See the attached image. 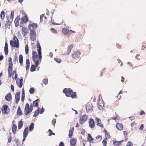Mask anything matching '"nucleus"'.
Wrapping results in <instances>:
<instances>
[{
    "mask_svg": "<svg viewBox=\"0 0 146 146\" xmlns=\"http://www.w3.org/2000/svg\"><path fill=\"white\" fill-rule=\"evenodd\" d=\"M98 107L99 109L101 110H103L104 109V102L102 100H98Z\"/></svg>",
    "mask_w": 146,
    "mask_h": 146,
    "instance_id": "nucleus-9",
    "label": "nucleus"
},
{
    "mask_svg": "<svg viewBox=\"0 0 146 146\" xmlns=\"http://www.w3.org/2000/svg\"><path fill=\"white\" fill-rule=\"evenodd\" d=\"M117 128L119 130H122L123 126V125L121 123H118L116 124Z\"/></svg>",
    "mask_w": 146,
    "mask_h": 146,
    "instance_id": "nucleus-30",
    "label": "nucleus"
},
{
    "mask_svg": "<svg viewBox=\"0 0 146 146\" xmlns=\"http://www.w3.org/2000/svg\"><path fill=\"white\" fill-rule=\"evenodd\" d=\"M28 21V19L27 17V15L23 17L21 19V21L20 22L21 24H22L23 23H26Z\"/></svg>",
    "mask_w": 146,
    "mask_h": 146,
    "instance_id": "nucleus-13",
    "label": "nucleus"
},
{
    "mask_svg": "<svg viewBox=\"0 0 146 146\" xmlns=\"http://www.w3.org/2000/svg\"><path fill=\"white\" fill-rule=\"evenodd\" d=\"M30 61L29 59H27L26 60V68L27 70H28L29 68Z\"/></svg>",
    "mask_w": 146,
    "mask_h": 146,
    "instance_id": "nucleus-31",
    "label": "nucleus"
},
{
    "mask_svg": "<svg viewBox=\"0 0 146 146\" xmlns=\"http://www.w3.org/2000/svg\"><path fill=\"white\" fill-rule=\"evenodd\" d=\"M59 146H64L63 143L62 142H60L59 144Z\"/></svg>",
    "mask_w": 146,
    "mask_h": 146,
    "instance_id": "nucleus-64",
    "label": "nucleus"
},
{
    "mask_svg": "<svg viewBox=\"0 0 146 146\" xmlns=\"http://www.w3.org/2000/svg\"><path fill=\"white\" fill-rule=\"evenodd\" d=\"M51 31L52 33L55 34H56L57 33L56 31V30L54 29L53 28H52L51 29Z\"/></svg>",
    "mask_w": 146,
    "mask_h": 146,
    "instance_id": "nucleus-52",
    "label": "nucleus"
},
{
    "mask_svg": "<svg viewBox=\"0 0 146 146\" xmlns=\"http://www.w3.org/2000/svg\"><path fill=\"white\" fill-rule=\"evenodd\" d=\"M62 33L65 35H68L70 34V31L68 28H63L62 29Z\"/></svg>",
    "mask_w": 146,
    "mask_h": 146,
    "instance_id": "nucleus-17",
    "label": "nucleus"
},
{
    "mask_svg": "<svg viewBox=\"0 0 146 146\" xmlns=\"http://www.w3.org/2000/svg\"><path fill=\"white\" fill-rule=\"evenodd\" d=\"M70 143L71 146H75L76 141L74 139H70Z\"/></svg>",
    "mask_w": 146,
    "mask_h": 146,
    "instance_id": "nucleus-35",
    "label": "nucleus"
},
{
    "mask_svg": "<svg viewBox=\"0 0 146 146\" xmlns=\"http://www.w3.org/2000/svg\"><path fill=\"white\" fill-rule=\"evenodd\" d=\"M29 47L27 44H26L25 47V51L26 54H27L29 53Z\"/></svg>",
    "mask_w": 146,
    "mask_h": 146,
    "instance_id": "nucleus-44",
    "label": "nucleus"
},
{
    "mask_svg": "<svg viewBox=\"0 0 146 146\" xmlns=\"http://www.w3.org/2000/svg\"><path fill=\"white\" fill-rule=\"evenodd\" d=\"M18 58L17 56V55L16 54L15 55L14 58L13 59V61L14 62H16L17 61H18Z\"/></svg>",
    "mask_w": 146,
    "mask_h": 146,
    "instance_id": "nucleus-50",
    "label": "nucleus"
},
{
    "mask_svg": "<svg viewBox=\"0 0 146 146\" xmlns=\"http://www.w3.org/2000/svg\"><path fill=\"white\" fill-rule=\"evenodd\" d=\"M80 54V51L77 50L74 52L72 55V57L73 59H77L79 57Z\"/></svg>",
    "mask_w": 146,
    "mask_h": 146,
    "instance_id": "nucleus-10",
    "label": "nucleus"
},
{
    "mask_svg": "<svg viewBox=\"0 0 146 146\" xmlns=\"http://www.w3.org/2000/svg\"><path fill=\"white\" fill-rule=\"evenodd\" d=\"M11 23H9L6 22V23L5 25V29H8L10 28V26Z\"/></svg>",
    "mask_w": 146,
    "mask_h": 146,
    "instance_id": "nucleus-45",
    "label": "nucleus"
},
{
    "mask_svg": "<svg viewBox=\"0 0 146 146\" xmlns=\"http://www.w3.org/2000/svg\"><path fill=\"white\" fill-rule=\"evenodd\" d=\"M32 58L35 65L37 66L39 61V59L41 60L42 57L40 58L39 55H38L37 52L33 50L32 52Z\"/></svg>",
    "mask_w": 146,
    "mask_h": 146,
    "instance_id": "nucleus-2",
    "label": "nucleus"
},
{
    "mask_svg": "<svg viewBox=\"0 0 146 146\" xmlns=\"http://www.w3.org/2000/svg\"><path fill=\"white\" fill-rule=\"evenodd\" d=\"M20 92H17L15 95V103L16 104H17L18 102L20 100Z\"/></svg>",
    "mask_w": 146,
    "mask_h": 146,
    "instance_id": "nucleus-18",
    "label": "nucleus"
},
{
    "mask_svg": "<svg viewBox=\"0 0 146 146\" xmlns=\"http://www.w3.org/2000/svg\"><path fill=\"white\" fill-rule=\"evenodd\" d=\"M104 132L105 133V139L108 140V139H110V135L109 133L107 132V131L106 129H104Z\"/></svg>",
    "mask_w": 146,
    "mask_h": 146,
    "instance_id": "nucleus-23",
    "label": "nucleus"
},
{
    "mask_svg": "<svg viewBox=\"0 0 146 146\" xmlns=\"http://www.w3.org/2000/svg\"><path fill=\"white\" fill-rule=\"evenodd\" d=\"M12 140V137L11 136H10L9 137L8 139V141L9 143H10Z\"/></svg>",
    "mask_w": 146,
    "mask_h": 146,
    "instance_id": "nucleus-57",
    "label": "nucleus"
},
{
    "mask_svg": "<svg viewBox=\"0 0 146 146\" xmlns=\"http://www.w3.org/2000/svg\"><path fill=\"white\" fill-rule=\"evenodd\" d=\"M38 25L36 23H32L29 24L28 26L29 29L30 31H35V29L37 27Z\"/></svg>",
    "mask_w": 146,
    "mask_h": 146,
    "instance_id": "nucleus-8",
    "label": "nucleus"
},
{
    "mask_svg": "<svg viewBox=\"0 0 146 146\" xmlns=\"http://www.w3.org/2000/svg\"><path fill=\"white\" fill-rule=\"evenodd\" d=\"M35 92V90L33 88H31L29 90V92L31 94H33Z\"/></svg>",
    "mask_w": 146,
    "mask_h": 146,
    "instance_id": "nucleus-51",
    "label": "nucleus"
},
{
    "mask_svg": "<svg viewBox=\"0 0 146 146\" xmlns=\"http://www.w3.org/2000/svg\"><path fill=\"white\" fill-rule=\"evenodd\" d=\"M87 139L88 141L93 143V141L94 139L92 137L90 134H88V135Z\"/></svg>",
    "mask_w": 146,
    "mask_h": 146,
    "instance_id": "nucleus-32",
    "label": "nucleus"
},
{
    "mask_svg": "<svg viewBox=\"0 0 146 146\" xmlns=\"http://www.w3.org/2000/svg\"><path fill=\"white\" fill-rule=\"evenodd\" d=\"M23 121L22 120L19 121L18 124V129H20L23 127Z\"/></svg>",
    "mask_w": 146,
    "mask_h": 146,
    "instance_id": "nucleus-42",
    "label": "nucleus"
},
{
    "mask_svg": "<svg viewBox=\"0 0 146 146\" xmlns=\"http://www.w3.org/2000/svg\"><path fill=\"white\" fill-rule=\"evenodd\" d=\"M29 128L28 127H26L23 133V135H24L25 137L27 136L28 134Z\"/></svg>",
    "mask_w": 146,
    "mask_h": 146,
    "instance_id": "nucleus-33",
    "label": "nucleus"
},
{
    "mask_svg": "<svg viewBox=\"0 0 146 146\" xmlns=\"http://www.w3.org/2000/svg\"><path fill=\"white\" fill-rule=\"evenodd\" d=\"M116 46L117 48H121V45L118 44H116Z\"/></svg>",
    "mask_w": 146,
    "mask_h": 146,
    "instance_id": "nucleus-59",
    "label": "nucleus"
},
{
    "mask_svg": "<svg viewBox=\"0 0 146 146\" xmlns=\"http://www.w3.org/2000/svg\"><path fill=\"white\" fill-rule=\"evenodd\" d=\"M114 140L113 141V144L115 146H119L121 145V143L123 142V140H122L121 141H114Z\"/></svg>",
    "mask_w": 146,
    "mask_h": 146,
    "instance_id": "nucleus-25",
    "label": "nucleus"
},
{
    "mask_svg": "<svg viewBox=\"0 0 146 146\" xmlns=\"http://www.w3.org/2000/svg\"><path fill=\"white\" fill-rule=\"evenodd\" d=\"M74 130V127H72L70 129L69 132V138H71L72 137Z\"/></svg>",
    "mask_w": 146,
    "mask_h": 146,
    "instance_id": "nucleus-26",
    "label": "nucleus"
},
{
    "mask_svg": "<svg viewBox=\"0 0 146 146\" xmlns=\"http://www.w3.org/2000/svg\"><path fill=\"white\" fill-rule=\"evenodd\" d=\"M44 111V109L42 107L41 108V110L40 112V114L42 113Z\"/></svg>",
    "mask_w": 146,
    "mask_h": 146,
    "instance_id": "nucleus-62",
    "label": "nucleus"
},
{
    "mask_svg": "<svg viewBox=\"0 0 146 146\" xmlns=\"http://www.w3.org/2000/svg\"><path fill=\"white\" fill-rule=\"evenodd\" d=\"M44 14L41 15L40 16V21L42 22L43 21H46L47 19V18L46 16H44Z\"/></svg>",
    "mask_w": 146,
    "mask_h": 146,
    "instance_id": "nucleus-28",
    "label": "nucleus"
},
{
    "mask_svg": "<svg viewBox=\"0 0 146 146\" xmlns=\"http://www.w3.org/2000/svg\"><path fill=\"white\" fill-rule=\"evenodd\" d=\"M20 18L19 16H17L15 19L14 22L15 26L17 27L19 25V21L20 20Z\"/></svg>",
    "mask_w": 146,
    "mask_h": 146,
    "instance_id": "nucleus-21",
    "label": "nucleus"
},
{
    "mask_svg": "<svg viewBox=\"0 0 146 146\" xmlns=\"http://www.w3.org/2000/svg\"><path fill=\"white\" fill-rule=\"evenodd\" d=\"M11 45L13 47L18 48L19 46V40L17 37L14 36L13 38V40H11L10 41Z\"/></svg>",
    "mask_w": 146,
    "mask_h": 146,
    "instance_id": "nucleus-3",
    "label": "nucleus"
},
{
    "mask_svg": "<svg viewBox=\"0 0 146 146\" xmlns=\"http://www.w3.org/2000/svg\"><path fill=\"white\" fill-rule=\"evenodd\" d=\"M23 79L21 78L19 80V82L17 81V84L18 86L20 88H21L23 86Z\"/></svg>",
    "mask_w": 146,
    "mask_h": 146,
    "instance_id": "nucleus-27",
    "label": "nucleus"
},
{
    "mask_svg": "<svg viewBox=\"0 0 146 146\" xmlns=\"http://www.w3.org/2000/svg\"><path fill=\"white\" fill-rule=\"evenodd\" d=\"M54 60L58 63H60L61 62V60L58 58H55L54 59Z\"/></svg>",
    "mask_w": 146,
    "mask_h": 146,
    "instance_id": "nucleus-47",
    "label": "nucleus"
},
{
    "mask_svg": "<svg viewBox=\"0 0 146 146\" xmlns=\"http://www.w3.org/2000/svg\"><path fill=\"white\" fill-rule=\"evenodd\" d=\"M12 70L13 69H8V71L9 74V77L10 78H11L12 76L11 72Z\"/></svg>",
    "mask_w": 146,
    "mask_h": 146,
    "instance_id": "nucleus-46",
    "label": "nucleus"
},
{
    "mask_svg": "<svg viewBox=\"0 0 146 146\" xmlns=\"http://www.w3.org/2000/svg\"><path fill=\"white\" fill-rule=\"evenodd\" d=\"M56 119H54L52 120V124L54 126H55V123H56Z\"/></svg>",
    "mask_w": 146,
    "mask_h": 146,
    "instance_id": "nucleus-55",
    "label": "nucleus"
},
{
    "mask_svg": "<svg viewBox=\"0 0 146 146\" xmlns=\"http://www.w3.org/2000/svg\"><path fill=\"white\" fill-rule=\"evenodd\" d=\"M98 100H102V96L101 94H100L98 96Z\"/></svg>",
    "mask_w": 146,
    "mask_h": 146,
    "instance_id": "nucleus-61",
    "label": "nucleus"
},
{
    "mask_svg": "<svg viewBox=\"0 0 146 146\" xmlns=\"http://www.w3.org/2000/svg\"><path fill=\"white\" fill-rule=\"evenodd\" d=\"M4 51L5 54L7 55L8 53V44L7 42H6L4 48Z\"/></svg>",
    "mask_w": 146,
    "mask_h": 146,
    "instance_id": "nucleus-24",
    "label": "nucleus"
},
{
    "mask_svg": "<svg viewBox=\"0 0 146 146\" xmlns=\"http://www.w3.org/2000/svg\"><path fill=\"white\" fill-rule=\"evenodd\" d=\"M42 82L45 84H46L48 83V79L45 78L43 80Z\"/></svg>",
    "mask_w": 146,
    "mask_h": 146,
    "instance_id": "nucleus-53",
    "label": "nucleus"
},
{
    "mask_svg": "<svg viewBox=\"0 0 146 146\" xmlns=\"http://www.w3.org/2000/svg\"><path fill=\"white\" fill-rule=\"evenodd\" d=\"M63 92L67 97H71L72 99L77 98L78 97L76 92H73L72 90L70 88H65L63 90Z\"/></svg>",
    "mask_w": 146,
    "mask_h": 146,
    "instance_id": "nucleus-1",
    "label": "nucleus"
},
{
    "mask_svg": "<svg viewBox=\"0 0 146 146\" xmlns=\"http://www.w3.org/2000/svg\"><path fill=\"white\" fill-rule=\"evenodd\" d=\"M40 101V100L38 99L33 102V105L34 107H38V103Z\"/></svg>",
    "mask_w": 146,
    "mask_h": 146,
    "instance_id": "nucleus-36",
    "label": "nucleus"
},
{
    "mask_svg": "<svg viewBox=\"0 0 146 146\" xmlns=\"http://www.w3.org/2000/svg\"><path fill=\"white\" fill-rule=\"evenodd\" d=\"M22 31L23 32L22 34L24 36H25L28 33V29L25 27H23Z\"/></svg>",
    "mask_w": 146,
    "mask_h": 146,
    "instance_id": "nucleus-29",
    "label": "nucleus"
},
{
    "mask_svg": "<svg viewBox=\"0 0 146 146\" xmlns=\"http://www.w3.org/2000/svg\"><path fill=\"white\" fill-rule=\"evenodd\" d=\"M74 47V45L73 44L70 45L68 47L66 52V53L62 54H69L71 50Z\"/></svg>",
    "mask_w": 146,
    "mask_h": 146,
    "instance_id": "nucleus-20",
    "label": "nucleus"
},
{
    "mask_svg": "<svg viewBox=\"0 0 146 146\" xmlns=\"http://www.w3.org/2000/svg\"><path fill=\"white\" fill-rule=\"evenodd\" d=\"M86 108L87 111L88 112H90L92 111L93 106L92 104L88 103L86 106Z\"/></svg>",
    "mask_w": 146,
    "mask_h": 146,
    "instance_id": "nucleus-12",
    "label": "nucleus"
},
{
    "mask_svg": "<svg viewBox=\"0 0 146 146\" xmlns=\"http://www.w3.org/2000/svg\"><path fill=\"white\" fill-rule=\"evenodd\" d=\"M25 94H22L21 96V101L22 102H23L25 100Z\"/></svg>",
    "mask_w": 146,
    "mask_h": 146,
    "instance_id": "nucleus-54",
    "label": "nucleus"
},
{
    "mask_svg": "<svg viewBox=\"0 0 146 146\" xmlns=\"http://www.w3.org/2000/svg\"><path fill=\"white\" fill-rule=\"evenodd\" d=\"M17 126L15 124H13L12 129L13 133V134H15L17 131Z\"/></svg>",
    "mask_w": 146,
    "mask_h": 146,
    "instance_id": "nucleus-37",
    "label": "nucleus"
},
{
    "mask_svg": "<svg viewBox=\"0 0 146 146\" xmlns=\"http://www.w3.org/2000/svg\"><path fill=\"white\" fill-rule=\"evenodd\" d=\"M88 116L86 114H84L80 117L79 119V122L82 124L84 123L88 119Z\"/></svg>",
    "mask_w": 146,
    "mask_h": 146,
    "instance_id": "nucleus-5",
    "label": "nucleus"
},
{
    "mask_svg": "<svg viewBox=\"0 0 146 146\" xmlns=\"http://www.w3.org/2000/svg\"><path fill=\"white\" fill-rule=\"evenodd\" d=\"M17 113V115L19 116H20L23 114L22 111L21 109L20 106L18 107Z\"/></svg>",
    "mask_w": 146,
    "mask_h": 146,
    "instance_id": "nucleus-34",
    "label": "nucleus"
},
{
    "mask_svg": "<svg viewBox=\"0 0 146 146\" xmlns=\"http://www.w3.org/2000/svg\"><path fill=\"white\" fill-rule=\"evenodd\" d=\"M9 67L8 69H13V64L12 60L11 57H10L8 59Z\"/></svg>",
    "mask_w": 146,
    "mask_h": 146,
    "instance_id": "nucleus-15",
    "label": "nucleus"
},
{
    "mask_svg": "<svg viewBox=\"0 0 146 146\" xmlns=\"http://www.w3.org/2000/svg\"><path fill=\"white\" fill-rule=\"evenodd\" d=\"M48 132L49 133L48 134V135L50 136L52 135H55V133H52V131L50 129L48 130Z\"/></svg>",
    "mask_w": 146,
    "mask_h": 146,
    "instance_id": "nucleus-49",
    "label": "nucleus"
},
{
    "mask_svg": "<svg viewBox=\"0 0 146 146\" xmlns=\"http://www.w3.org/2000/svg\"><path fill=\"white\" fill-rule=\"evenodd\" d=\"M36 45L37 48H38L37 49L38 53L40 57L41 58L42 57L41 52V47L38 42H37Z\"/></svg>",
    "mask_w": 146,
    "mask_h": 146,
    "instance_id": "nucleus-14",
    "label": "nucleus"
},
{
    "mask_svg": "<svg viewBox=\"0 0 146 146\" xmlns=\"http://www.w3.org/2000/svg\"><path fill=\"white\" fill-rule=\"evenodd\" d=\"M89 127L91 128H93L95 126V123L94 120L92 118L89 119Z\"/></svg>",
    "mask_w": 146,
    "mask_h": 146,
    "instance_id": "nucleus-16",
    "label": "nucleus"
},
{
    "mask_svg": "<svg viewBox=\"0 0 146 146\" xmlns=\"http://www.w3.org/2000/svg\"><path fill=\"white\" fill-rule=\"evenodd\" d=\"M37 66H36V65H31L30 71L31 72H34L35 70H36V67Z\"/></svg>",
    "mask_w": 146,
    "mask_h": 146,
    "instance_id": "nucleus-40",
    "label": "nucleus"
},
{
    "mask_svg": "<svg viewBox=\"0 0 146 146\" xmlns=\"http://www.w3.org/2000/svg\"><path fill=\"white\" fill-rule=\"evenodd\" d=\"M126 146H133L132 143L131 142H128Z\"/></svg>",
    "mask_w": 146,
    "mask_h": 146,
    "instance_id": "nucleus-56",
    "label": "nucleus"
},
{
    "mask_svg": "<svg viewBox=\"0 0 146 146\" xmlns=\"http://www.w3.org/2000/svg\"><path fill=\"white\" fill-rule=\"evenodd\" d=\"M40 109V108H38L35 111L33 115V117H35L37 116L39 113V110Z\"/></svg>",
    "mask_w": 146,
    "mask_h": 146,
    "instance_id": "nucleus-38",
    "label": "nucleus"
},
{
    "mask_svg": "<svg viewBox=\"0 0 146 146\" xmlns=\"http://www.w3.org/2000/svg\"><path fill=\"white\" fill-rule=\"evenodd\" d=\"M108 139H104L102 141V143L104 146H106Z\"/></svg>",
    "mask_w": 146,
    "mask_h": 146,
    "instance_id": "nucleus-48",
    "label": "nucleus"
},
{
    "mask_svg": "<svg viewBox=\"0 0 146 146\" xmlns=\"http://www.w3.org/2000/svg\"><path fill=\"white\" fill-rule=\"evenodd\" d=\"M30 37L31 40L33 41L36 40V35L35 31H30Z\"/></svg>",
    "mask_w": 146,
    "mask_h": 146,
    "instance_id": "nucleus-11",
    "label": "nucleus"
},
{
    "mask_svg": "<svg viewBox=\"0 0 146 146\" xmlns=\"http://www.w3.org/2000/svg\"><path fill=\"white\" fill-rule=\"evenodd\" d=\"M14 14V11H13L11 13L10 16L7 17V22L11 23L12 22L13 20Z\"/></svg>",
    "mask_w": 146,
    "mask_h": 146,
    "instance_id": "nucleus-7",
    "label": "nucleus"
},
{
    "mask_svg": "<svg viewBox=\"0 0 146 146\" xmlns=\"http://www.w3.org/2000/svg\"><path fill=\"white\" fill-rule=\"evenodd\" d=\"M117 61H118L119 63V64L120 63H121L120 65L121 66H122L123 65V63H122V62L121 61V60H120L119 59L117 60Z\"/></svg>",
    "mask_w": 146,
    "mask_h": 146,
    "instance_id": "nucleus-58",
    "label": "nucleus"
},
{
    "mask_svg": "<svg viewBox=\"0 0 146 146\" xmlns=\"http://www.w3.org/2000/svg\"><path fill=\"white\" fill-rule=\"evenodd\" d=\"M121 81L122 82H124L125 80V78L121 76Z\"/></svg>",
    "mask_w": 146,
    "mask_h": 146,
    "instance_id": "nucleus-63",
    "label": "nucleus"
},
{
    "mask_svg": "<svg viewBox=\"0 0 146 146\" xmlns=\"http://www.w3.org/2000/svg\"><path fill=\"white\" fill-rule=\"evenodd\" d=\"M5 12L4 11H2L1 13L0 17L1 19H3L5 17Z\"/></svg>",
    "mask_w": 146,
    "mask_h": 146,
    "instance_id": "nucleus-43",
    "label": "nucleus"
},
{
    "mask_svg": "<svg viewBox=\"0 0 146 146\" xmlns=\"http://www.w3.org/2000/svg\"><path fill=\"white\" fill-rule=\"evenodd\" d=\"M19 63L21 65L23 63V56L21 54H20L19 56Z\"/></svg>",
    "mask_w": 146,
    "mask_h": 146,
    "instance_id": "nucleus-39",
    "label": "nucleus"
},
{
    "mask_svg": "<svg viewBox=\"0 0 146 146\" xmlns=\"http://www.w3.org/2000/svg\"><path fill=\"white\" fill-rule=\"evenodd\" d=\"M34 124L33 123H32L30 125L29 127V130L30 131H32L34 128Z\"/></svg>",
    "mask_w": 146,
    "mask_h": 146,
    "instance_id": "nucleus-41",
    "label": "nucleus"
},
{
    "mask_svg": "<svg viewBox=\"0 0 146 146\" xmlns=\"http://www.w3.org/2000/svg\"><path fill=\"white\" fill-rule=\"evenodd\" d=\"M96 120L97 121V125L102 127H104V125L102 124L101 119L98 117L96 118Z\"/></svg>",
    "mask_w": 146,
    "mask_h": 146,
    "instance_id": "nucleus-19",
    "label": "nucleus"
},
{
    "mask_svg": "<svg viewBox=\"0 0 146 146\" xmlns=\"http://www.w3.org/2000/svg\"><path fill=\"white\" fill-rule=\"evenodd\" d=\"M25 114L26 115H27L29 113L32 112L31 109L30 108L29 104L27 103L25 108Z\"/></svg>",
    "mask_w": 146,
    "mask_h": 146,
    "instance_id": "nucleus-6",
    "label": "nucleus"
},
{
    "mask_svg": "<svg viewBox=\"0 0 146 146\" xmlns=\"http://www.w3.org/2000/svg\"><path fill=\"white\" fill-rule=\"evenodd\" d=\"M143 127H144L143 125V124H142L141 125V126L139 128V129L141 130H142L143 129Z\"/></svg>",
    "mask_w": 146,
    "mask_h": 146,
    "instance_id": "nucleus-60",
    "label": "nucleus"
},
{
    "mask_svg": "<svg viewBox=\"0 0 146 146\" xmlns=\"http://www.w3.org/2000/svg\"><path fill=\"white\" fill-rule=\"evenodd\" d=\"M1 111L3 114H8L9 111L8 106L6 105H4L2 107Z\"/></svg>",
    "mask_w": 146,
    "mask_h": 146,
    "instance_id": "nucleus-4",
    "label": "nucleus"
},
{
    "mask_svg": "<svg viewBox=\"0 0 146 146\" xmlns=\"http://www.w3.org/2000/svg\"><path fill=\"white\" fill-rule=\"evenodd\" d=\"M5 99L7 101H9L12 99V96L11 93H9L5 96Z\"/></svg>",
    "mask_w": 146,
    "mask_h": 146,
    "instance_id": "nucleus-22",
    "label": "nucleus"
}]
</instances>
